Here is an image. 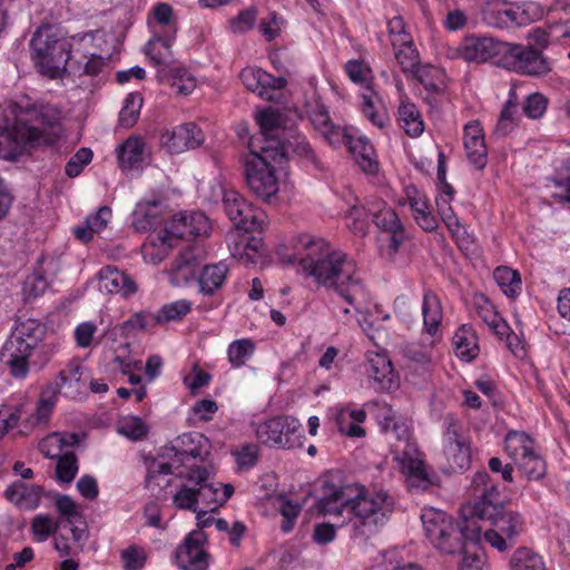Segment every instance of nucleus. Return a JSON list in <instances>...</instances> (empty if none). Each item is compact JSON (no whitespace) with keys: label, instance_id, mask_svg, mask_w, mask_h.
Returning <instances> with one entry per match:
<instances>
[{"label":"nucleus","instance_id":"obj_63","mask_svg":"<svg viewBox=\"0 0 570 570\" xmlns=\"http://www.w3.org/2000/svg\"><path fill=\"white\" fill-rule=\"evenodd\" d=\"M435 203L438 213L441 216L443 223L453 234L459 233L461 229V224L450 205V200L443 196H439L435 198Z\"/></svg>","mask_w":570,"mask_h":570},{"label":"nucleus","instance_id":"obj_14","mask_svg":"<svg viewBox=\"0 0 570 570\" xmlns=\"http://www.w3.org/2000/svg\"><path fill=\"white\" fill-rule=\"evenodd\" d=\"M501 66L529 76H543L550 71L549 61L541 51L510 42H507Z\"/></svg>","mask_w":570,"mask_h":570},{"label":"nucleus","instance_id":"obj_2","mask_svg":"<svg viewBox=\"0 0 570 570\" xmlns=\"http://www.w3.org/2000/svg\"><path fill=\"white\" fill-rule=\"evenodd\" d=\"M282 259L287 264L297 263L306 277H312L318 286L333 291L356 313H361L370 302V293L355 261L322 238L301 237L299 248Z\"/></svg>","mask_w":570,"mask_h":570},{"label":"nucleus","instance_id":"obj_17","mask_svg":"<svg viewBox=\"0 0 570 570\" xmlns=\"http://www.w3.org/2000/svg\"><path fill=\"white\" fill-rule=\"evenodd\" d=\"M507 48V42L497 40L492 37H465L458 47L459 56L468 62H485L492 58H498L499 63Z\"/></svg>","mask_w":570,"mask_h":570},{"label":"nucleus","instance_id":"obj_60","mask_svg":"<svg viewBox=\"0 0 570 570\" xmlns=\"http://www.w3.org/2000/svg\"><path fill=\"white\" fill-rule=\"evenodd\" d=\"M387 33L393 49L399 45L410 43L411 35L405 30V23L401 17H393L387 21Z\"/></svg>","mask_w":570,"mask_h":570},{"label":"nucleus","instance_id":"obj_55","mask_svg":"<svg viewBox=\"0 0 570 570\" xmlns=\"http://www.w3.org/2000/svg\"><path fill=\"white\" fill-rule=\"evenodd\" d=\"M49 283L40 268L35 269L23 282L22 293L26 301L35 299L42 295Z\"/></svg>","mask_w":570,"mask_h":570},{"label":"nucleus","instance_id":"obj_20","mask_svg":"<svg viewBox=\"0 0 570 570\" xmlns=\"http://www.w3.org/2000/svg\"><path fill=\"white\" fill-rule=\"evenodd\" d=\"M259 132L253 136L249 142L257 141L261 147H277L286 155V146L283 141L284 129L279 126V118L273 110H263L257 115Z\"/></svg>","mask_w":570,"mask_h":570},{"label":"nucleus","instance_id":"obj_10","mask_svg":"<svg viewBox=\"0 0 570 570\" xmlns=\"http://www.w3.org/2000/svg\"><path fill=\"white\" fill-rule=\"evenodd\" d=\"M32 58L42 75L50 78L61 77L69 70L73 60L71 45L66 39H59L51 28H39L30 40Z\"/></svg>","mask_w":570,"mask_h":570},{"label":"nucleus","instance_id":"obj_40","mask_svg":"<svg viewBox=\"0 0 570 570\" xmlns=\"http://www.w3.org/2000/svg\"><path fill=\"white\" fill-rule=\"evenodd\" d=\"M79 443V436L76 433L56 432L45 438L40 444V451L48 458L53 459L56 453H63Z\"/></svg>","mask_w":570,"mask_h":570},{"label":"nucleus","instance_id":"obj_6","mask_svg":"<svg viewBox=\"0 0 570 570\" xmlns=\"http://www.w3.org/2000/svg\"><path fill=\"white\" fill-rule=\"evenodd\" d=\"M375 419L389 439H395L399 444L393 445L395 460L406 475L407 485L412 489L425 490L430 485L429 474L416 445L411 442L409 425L396 417L395 411L386 403H376Z\"/></svg>","mask_w":570,"mask_h":570},{"label":"nucleus","instance_id":"obj_59","mask_svg":"<svg viewBox=\"0 0 570 570\" xmlns=\"http://www.w3.org/2000/svg\"><path fill=\"white\" fill-rule=\"evenodd\" d=\"M548 108V99L540 92L530 94L522 105V110L530 119L541 118Z\"/></svg>","mask_w":570,"mask_h":570},{"label":"nucleus","instance_id":"obj_22","mask_svg":"<svg viewBox=\"0 0 570 570\" xmlns=\"http://www.w3.org/2000/svg\"><path fill=\"white\" fill-rule=\"evenodd\" d=\"M55 505L57 511L63 518L60 523H67L68 532L72 533V540L76 543L86 542L88 531L86 522L82 521L81 513L76 502L67 494H60L56 498Z\"/></svg>","mask_w":570,"mask_h":570},{"label":"nucleus","instance_id":"obj_19","mask_svg":"<svg viewBox=\"0 0 570 570\" xmlns=\"http://www.w3.org/2000/svg\"><path fill=\"white\" fill-rule=\"evenodd\" d=\"M206 534L194 530L184 540L176 551V560L183 570H204L208 566V554L204 550Z\"/></svg>","mask_w":570,"mask_h":570},{"label":"nucleus","instance_id":"obj_4","mask_svg":"<svg viewBox=\"0 0 570 570\" xmlns=\"http://www.w3.org/2000/svg\"><path fill=\"white\" fill-rule=\"evenodd\" d=\"M324 514L347 513L354 537H370L383 525L393 510V500L384 492H368L353 485L337 488L325 483L324 493L318 500Z\"/></svg>","mask_w":570,"mask_h":570},{"label":"nucleus","instance_id":"obj_32","mask_svg":"<svg viewBox=\"0 0 570 570\" xmlns=\"http://www.w3.org/2000/svg\"><path fill=\"white\" fill-rule=\"evenodd\" d=\"M309 119L315 130L318 131L330 145L338 141L341 137L340 132L343 127L332 122L327 108L318 100L315 101V106L309 110Z\"/></svg>","mask_w":570,"mask_h":570},{"label":"nucleus","instance_id":"obj_38","mask_svg":"<svg viewBox=\"0 0 570 570\" xmlns=\"http://www.w3.org/2000/svg\"><path fill=\"white\" fill-rule=\"evenodd\" d=\"M368 212L373 216V223L384 232H395L403 227L396 213L383 200L368 204Z\"/></svg>","mask_w":570,"mask_h":570},{"label":"nucleus","instance_id":"obj_15","mask_svg":"<svg viewBox=\"0 0 570 570\" xmlns=\"http://www.w3.org/2000/svg\"><path fill=\"white\" fill-rule=\"evenodd\" d=\"M348 78L360 83L364 91L362 92V111L365 117L379 128H384L389 122V117L384 110L376 109V102L380 101L377 95L370 87V73L368 67L357 60H350L345 66Z\"/></svg>","mask_w":570,"mask_h":570},{"label":"nucleus","instance_id":"obj_42","mask_svg":"<svg viewBox=\"0 0 570 570\" xmlns=\"http://www.w3.org/2000/svg\"><path fill=\"white\" fill-rule=\"evenodd\" d=\"M493 277L508 297H515L521 291L520 274L508 266H499L494 269Z\"/></svg>","mask_w":570,"mask_h":570},{"label":"nucleus","instance_id":"obj_9","mask_svg":"<svg viewBox=\"0 0 570 570\" xmlns=\"http://www.w3.org/2000/svg\"><path fill=\"white\" fill-rule=\"evenodd\" d=\"M207 442L208 440L200 433H184L175 440V443L160 449L159 459L148 468V476L173 474L188 465L203 462L204 455L207 454V451L204 450Z\"/></svg>","mask_w":570,"mask_h":570},{"label":"nucleus","instance_id":"obj_26","mask_svg":"<svg viewBox=\"0 0 570 570\" xmlns=\"http://www.w3.org/2000/svg\"><path fill=\"white\" fill-rule=\"evenodd\" d=\"M163 214L160 202H139L131 214V226L138 233L149 232L163 224Z\"/></svg>","mask_w":570,"mask_h":570},{"label":"nucleus","instance_id":"obj_24","mask_svg":"<svg viewBox=\"0 0 570 570\" xmlns=\"http://www.w3.org/2000/svg\"><path fill=\"white\" fill-rule=\"evenodd\" d=\"M99 291L107 294H121L127 297L137 292L136 283L116 266H105L98 273Z\"/></svg>","mask_w":570,"mask_h":570},{"label":"nucleus","instance_id":"obj_48","mask_svg":"<svg viewBox=\"0 0 570 570\" xmlns=\"http://www.w3.org/2000/svg\"><path fill=\"white\" fill-rule=\"evenodd\" d=\"M409 203L415 220L424 230L432 232L438 227V222L429 210L425 197H409Z\"/></svg>","mask_w":570,"mask_h":570},{"label":"nucleus","instance_id":"obj_58","mask_svg":"<svg viewBox=\"0 0 570 570\" xmlns=\"http://www.w3.org/2000/svg\"><path fill=\"white\" fill-rule=\"evenodd\" d=\"M281 421L278 416L261 423L256 430L257 438L262 443L279 446Z\"/></svg>","mask_w":570,"mask_h":570},{"label":"nucleus","instance_id":"obj_51","mask_svg":"<svg viewBox=\"0 0 570 570\" xmlns=\"http://www.w3.org/2000/svg\"><path fill=\"white\" fill-rule=\"evenodd\" d=\"M368 207L353 205L345 215L346 226L355 235L365 236L368 230Z\"/></svg>","mask_w":570,"mask_h":570},{"label":"nucleus","instance_id":"obj_56","mask_svg":"<svg viewBox=\"0 0 570 570\" xmlns=\"http://www.w3.org/2000/svg\"><path fill=\"white\" fill-rule=\"evenodd\" d=\"M55 549L63 556L73 554L77 551L81 550L85 542L76 543L72 540V533L68 532L67 523H61V527L58 529L53 537Z\"/></svg>","mask_w":570,"mask_h":570},{"label":"nucleus","instance_id":"obj_21","mask_svg":"<svg viewBox=\"0 0 570 570\" xmlns=\"http://www.w3.org/2000/svg\"><path fill=\"white\" fill-rule=\"evenodd\" d=\"M244 86L267 100L272 99V92L283 89L287 81L284 77H275L261 68H245L240 71Z\"/></svg>","mask_w":570,"mask_h":570},{"label":"nucleus","instance_id":"obj_3","mask_svg":"<svg viewBox=\"0 0 570 570\" xmlns=\"http://www.w3.org/2000/svg\"><path fill=\"white\" fill-rule=\"evenodd\" d=\"M58 107L23 98L0 118V158L16 160L36 145H53L61 134Z\"/></svg>","mask_w":570,"mask_h":570},{"label":"nucleus","instance_id":"obj_27","mask_svg":"<svg viewBox=\"0 0 570 570\" xmlns=\"http://www.w3.org/2000/svg\"><path fill=\"white\" fill-rule=\"evenodd\" d=\"M464 148L466 157L476 169H483L488 163V149L482 129L478 124H468L464 127Z\"/></svg>","mask_w":570,"mask_h":570},{"label":"nucleus","instance_id":"obj_13","mask_svg":"<svg viewBox=\"0 0 570 570\" xmlns=\"http://www.w3.org/2000/svg\"><path fill=\"white\" fill-rule=\"evenodd\" d=\"M443 453L452 471H463L471 463V446L466 435L462 433L459 421L446 415L443 421Z\"/></svg>","mask_w":570,"mask_h":570},{"label":"nucleus","instance_id":"obj_52","mask_svg":"<svg viewBox=\"0 0 570 570\" xmlns=\"http://www.w3.org/2000/svg\"><path fill=\"white\" fill-rule=\"evenodd\" d=\"M141 106L142 97L139 94H129L119 112L120 126L124 128L132 127L138 120Z\"/></svg>","mask_w":570,"mask_h":570},{"label":"nucleus","instance_id":"obj_8","mask_svg":"<svg viewBox=\"0 0 570 570\" xmlns=\"http://www.w3.org/2000/svg\"><path fill=\"white\" fill-rule=\"evenodd\" d=\"M249 154L244 161L245 180L253 194L268 200L278 191L275 165L281 164L286 155L277 147H261L257 141L248 142Z\"/></svg>","mask_w":570,"mask_h":570},{"label":"nucleus","instance_id":"obj_37","mask_svg":"<svg viewBox=\"0 0 570 570\" xmlns=\"http://www.w3.org/2000/svg\"><path fill=\"white\" fill-rule=\"evenodd\" d=\"M399 124L411 137H419L424 130V124L416 106L402 100L399 107Z\"/></svg>","mask_w":570,"mask_h":570},{"label":"nucleus","instance_id":"obj_29","mask_svg":"<svg viewBox=\"0 0 570 570\" xmlns=\"http://www.w3.org/2000/svg\"><path fill=\"white\" fill-rule=\"evenodd\" d=\"M366 372L381 384L382 389L391 390L396 385L392 363L383 353H366Z\"/></svg>","mask_w":570,"mask_h":570},{"label":"nucleus","instance_id":"obj_18","mask_svg":"<svg viewBox=\"0 0 570 570\" xmlns=\"http://www.w3.org/2000/svg\"><path fill=\"white\" fill-rule=\"evenodd\" d=\"M340 136L342 137L338 138V141L333 142L332 146H346L361 169L364 173L374 174L379 165L374 159V148L370 140L353 127H343Z\"/></svg>","mask_w":570,"mask_h":570},{"label":"nucleus","instance_id":"obj_36","mask_svg":"<svg viewBox=\"0 0 570 570\" xmlns=\"http://www.w3.org/2000/svg\"><path fill=\"white\" fill-rule=\"evenodd\" d=\"M422 314L426 333L434 336L439 331L443 314L439 297L431 291L425 292L423 296Z\"/></svg>","mask_w":570,"mask_h":570},{"label":"nucleus","instance_id":"obj_45","mask_svg":"<svg viewBox=\"0 0 570 570\" xmlns=\"http://www.w3.org/2000/svg\"><path fill=\"white\" fill-rule=\"evenodd\" d=\"M191 309V304L187 299H178L168 304H165L156 314L153 316L155 324H164L171 321H178L188 314Z\"/></svg>","mask_w":570,"mask_h":570},{"label":"nucleus","instance_id":"obj_25","mask_svg":"<svg viewBox=\"0 0 570 570\" xmlns=\"http://www.w3.org/2000/svg\"><path fill=\"white\" fill-rule=\"evenodd\" d=\"M166 137L165 144L168 149L177 154L187 149H195L204 142L203 131L194 122L177 126Z\"/></svg>","mask_w":570,"mask_h":570},{"label":"nucleus","instance_id":"obj_7","mask_svg":"<svg viewBox=\"0 0 570 570\" xmlns=\"http://www.w3.org/2000/svg\"><path fill=\"white\" fill-rule=\"evenodd\" d=\"M174 474L184 480L173 495V504L178 510L197 512L200 503L213 512L225 504L234 493L232 484L212 481V471L203 464L188 465L186 469L175 471Z\"/></svg>","mask_w":570,"mask_h":570},{"label":"nucleus","instance_id":"obj_49","mask_svg":"<svg viewBox=\"0 0 570 570\" xmlns=\"http://www.w3.org/2000/svg\"><path fill=\"white\" fill-rule=\"evenodd\" d=\"M60 527L61 523L49 514H38L32 519L30 530L39 542H43L49 537H55Z\"/></svg>","mask_w":570,"mask_h":570},{"label":"nucleus","instance_id":"obj_44","mask_svg":"<svg viewBox=\"0 0 570 570\" xmlns=\"http://www.w3.org/2000/svg\"><path fill=\"white\" fill-rule=\"evenodd\" d=\"M60 392H62L60 389V383L56 380L49 382L46 385L40 394V399L37 405L36 414L38 421L48 420L56 405L57 397Z\"/></svg>","mask_w":570,"mask_h":570},{"label":"nucleus","instance_id":"obj_35","mask_svg":"<svg viewBox=\"0 0 570 570\" xmlns=\"http://www.w3.org/2000/svg\"><path fill=\"white\" fill-rule=\"evenodd\" d=\"M514 91H511L510 98L503 105V108L500 112L498 122L494 127V135L497 137H505L510 135L520 122V112L519 105L513 99Z\"/></svg>","mask_w":570,"mask_h":570},{"label":"nucleus","instance_id":"obj_16","mask_svg":"<svg viewBox=\"0 0 570 570\" xmlns=\"http://www.w3.org/2000/svg\"><path fill=\"white\" fill-rule=\"evenodd\" d=\"M206 250L199 243H193L179 252L169 269L170 283L174 286H185L195 281L199 274Z\"/></svg>","mask_w":570,"mask_h":570},{"label":"nucleus","instance_id":"obj_62","mask_svg":"<svg viewBox=\"0 0 570 570\" xmlns=\"http://www.w3.org/2000/svg\"><path fill=\"white\" fill-rule=\"evenodd\" d=\"M258 244L259 240L255 238L242 240L239 244L235 245L234 249H232V255L239 258L245 264H256L258 257Z\"/></svg>","mask_w":570,"mask_h":570},{"label":"nucleus","instance_id":"obj_64","mask_svg":"<svg viewBox=\"0 0 570 570\" xmlns=\"http://www.w3.org/2000/svg\"><path fill=\"white\" fill-rule=\"evenodd\" d=\"M122 567L126 570L141 569L146 562V552L142 548L130 546L121 551Z\"/></svg>","mask_w":570,"mask_h":570},{"label":"nucleus","instance_id":"obj_61","mask_svg":"<svg viewBox=\"0 0 570 570\" xmlns=\"http://www.w3.org/2000/svg\"><path fill=\"white\" fill-rule=\"evenodd\" d=\"M85 58L87 59L85 62H81L80 60H72L69 63V72L73 75L86 73L96 76L102 70L105 61L101 57L91 55L90 58Z\"/></svg>","mask_w":570,"mask_h":570},{"label":"nucleus","instance_id":"obj_34","mask_svg":"<svg viewBox=\"0 0 570 570\" xmlns=\"http://www.w3.org/2000/svg\"><path fill=\"white\" fill-rule=\"evenodd\" d=\"M175 36H155L145 47L146 55L154 61L156 66L164 67L160 72H165L166 68L173 60L171 43Z\"/></svg>","mask_w":570,"mask_h":570},{"label":"nucleus","instance_id":"obj_31","mask_svg":"<svg viewBox=\"0 0 570 570\" xmlns=\"http://www.w3.org/2000/svg\"><path fill=\"white\" fill-rule=\"evenodd\" d=\"M228 271V265L224 262L204 266L197 278L199 292L203 295L213 296L222 288Z\"/></svg>","mask_w":570,"mask_h":570},{"label":"nucleus","instance_id":"obj_57","mask_svg":"<svg viewBox=\"0 0 570 570\" xmlns=\"http://www.w3.org/2000/svg\"><path fill=\"white\" fill-rule=\"evenodd\" d=\"M281 421L279 446L293 448L298 440L297 433L301 428L299 422L292 416H278Z\"/></svg>","mask_w":570,"mask_h":570},{"label":"nucleus","instance_id":"obj_46","mask_svg":"<svg viewBox=\"0 0 570 570\" xmlns=\"http://www.w3.org/2000/svg\"><path fill=\"white\" fill-rule=\"evenodd\" d=\"M56 476L59 482L70 483L78 473V460L73 452L65 451L63 453L57 452Z\"/></svg>","mask_w":570,"mask_h":570},{"label":"nucleus","instance_id":"obj_53","mask_svg":"<svg viewBox=\"0 0 570 570\" xmlns=\"http://www.w3.org/2000/svg\"><path fill=\"white\" fill-rule=\"evenodd\" d=\"M413 75L430 92H439L442 89V71L431 66H417L412 72Z\"/></svg>","mask_w":570,"mask_h":570},{"label":"nucleus","instance_id":"obj_39","mask_svg":"<svg viewBox=\"0 0 570 570\" xmlns=\"http://www.w3.org/2000/svg\"><path fill=\"white\" fill-rule=\"evenodd\" d=\"M453 345L456 355L465 361H471L478 354V340L472 327L468 325L461 326L453 335Z\"/></svg>","mask_w":570,"mask_h":570},{"label":"nucleus","instance_id":"obj_1","mask_svg":"<svg viewBox=\"0 0 570 570\" xmlns=\"http://www.w3.org/2000/svg\"><path fill=\"white\" fill-rule=\"evenodd\" d=\"M472 487L478 501L462 508L461 522H454L448 513L433 508L424 509L421 514L425 535L442 553H459L465 550L468 542L480 541L481 527L478 520L490 521L492 528L484 531V539L500 552L511 548L523 531L522 515L499 502L498 485L488 472H476Z\"/></svg>","mask_w":570,"mask_h":570},{"label":"nucleus","instance_id":"obj_47","mask_svg":"<svg viewBox=\"0 0 570 570\" xmlns=\"http://www.w3.org/2000/svg\"><path fill=\"white\" fill-rule=\"evenodd\" d=\"M166 80L178 94L188 95L196 87V79L184 68H175L160 76Z\"/></svg>","mask_w":570,"mask_h":570},{"label":"nucleus","instance_id":"obj_12","mask_svg":"<svg viewBox=\"0 0 570 570\" xmlns=\"http://www.w3.org/2000/svg\"><path fill=\"white\" fill-rule=\"evenodd\" d=\"M223 208L238 230L252 233L261 230L266 215L249 204L237 190L219 187Z\"/></svg>","mask_w":570,"mask_h":570},{"label":"nucleus","instance_id":"obj_23","mask_svg":"<svg viewBox=\"0 0 570 570\" xmlns=\"http://www.w3.org/2000/svg\"><path fill=\"white\" fill-rule=\"evenodd\" d=\"M56 381L60 383L62 394L71 400H80L87 395L88 376L79 363H69L59 372Z\"/></svg>","mask_w":570,"mask_h":570},{"label":"nucleus","instance_id":"obj_41","mask_svg":"<svg viewBox=\"0 0 570 570\" xmlns=\"http://www.w3.org/2000/svg\"><path fill=\"white\" fill-rule=\"evenodd\" d=\"M510 567L511 570H547L542 557L525 547L518 548L513 552Z\"/></svg>","mask_w":570,"mask_h":570},{"label":"nucleus","instance_id":"obj_33","mask_svg":"<svg viewBox=\"0 0 570 570\" xmlns=\"http://www.w3.org/2000/svg\"><path fill=\"white\" fill-rule=\"evenodd\" d=\"M145 144L138 137H129L118 151V159L122 169H139L146 161Z\"/></svg>","mask_w":570,"mask_h":570},{"label":"nucleus","instance_id":"obj_43","mask_svg":"<svg viewBox=\"0 0 570 570\" xmlns=\"http://www.w3.org/2000/svg\"><path fill=\"white\" fill-rule=\"evenodd\" d=\"M189 219L187 213L175 215L169 223L158 235V239L161 244H167L168 246H173L170 240L173 238L181 239L195 237L189 234Z\"/></svg>","mask_w":570,"mask_h":570},{"label":"nucleus","instance_id":"obj_54","mask_svg":"<svg viewBox=\"0 0 570 570\" xmlns=\"http://www.w3.org/2000/svg\"><path fill=\"white\" fill-rule=\"evenodd\" d=\"M394 56L404 73L414 72L415 68L420 65L419 52L414 47L413 39L410 43L399 45L394 49Z\"/></svg>","mask_w":570,"mask_h":570},{"label":"nucleus","instance_id":"obj_11","mask_svg":"<svg viewBox=\"0 0 570 570\" xmlns=\"http://www.w3.org/2000/svg\"><path fill=\"white\" fill-rule=\"evenodd\" d=\"M482 20L490 27L508 28L527 26L542 17L535 2L509 3L504 0H485L481 7Z\"/></svg>","mask_w":570,"mask_h":570},{"label":"nucleus","instance_id":"obj_30","mask_svg":"<svg viewBox=\"0 0 570 570\" xmlns=\"http://www.w3.org/2000/svg\"><path fill=\"white\" fill-rule=\"evenodd\" d=\"M4 494L8 501L22 509H35L39 504L42 489L23 481H16L8 487Z\"/></svg>","mask_w":570,"mask_h":570},{"label":"nucleus","instance_id":"obj_28","mask_svg":"<svg viewBox=\"0 0 570 570\" xmlns=\"http://www.w3.org/2000/svg\"><path fill=\"white\" fill-rule=\"evenodd\" d=\"M505 451L518 469H527V455L534 451V442L529 434L510 431L504 439Z\"/></svg>","mask_w":570,"mask_h":570},{"label":"nucleus","instance_id":"obj_5","mask_svg":"<svg viewBox=\"0 0 570 570\" xmlns=\"http://www.w3.org/2000/svg\"><path fill=\"white\" fill-rule=\"evenodd\" d=\"M46 326L35 318L17 323L0 352V360L9 367L10 374L23 379L29 372V362L45 365L53 355V347L46 344Z\"/></svg>","mask_w":570,"mask_h":570},{"label":"nucleus","instance_id":"obj_50","mask_svg":"<svg viewBox=\"0 0 570 570\" xmlns=\"http://www.w3.org/2000/svg\"><path fill=\"white\" fill-rule=\"evenodd\" d=\"M255 344L249 338H242L232 342L228 346V361L232 366L240 367L252 357Z\"/></svg>","mask_w":570,"mask_h":570}]
</instances>
